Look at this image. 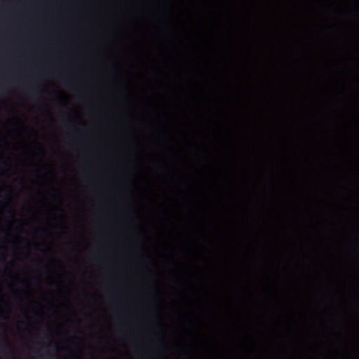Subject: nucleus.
Here are the masks:
<instances>
[{"instance_id": "obj_1", "label": "nucleus", "mask_w": 359, "mask_h": 359, "mask_svg": "<svg viewBox=\"0 0 359 359\" xmlns=\"http://www.w3.org/2000/svg\"><path fill=\"white\" fill-rule=\"evenodd\" d=\"M7 191H8V192L9 194H11V189L10 187H8V188L7 189Z\"/></svg>"}, {"instance_id": "obj_2", "label": "nucleus", "mask_w": 359, "mask_h": 359, "mask_svg": "<svg viewBox=\"0 0 359 359\" xmlns=\"http://www.w3.org/2000/svg\"><path fill=\"white\" fill-rule=\"evenodd\" d=\"M38 359H43V357L40 355V356H39Z\"/></svg>"}, {"instance_id": "obj_3", "label": "nucleus", "mask_w": 359, "mask_h": 359, "mask_svg": "<svg viewBox=\"0 0 359 359\" xmlns=\"http://www.w3.org/2000/svg\"><path fill=\"white\" fill-rule=\"evenodd\" d=\"M6 347H7V348H10V346H9V345H8V344L6 345Z\"/></svg>"}]
</instances>
